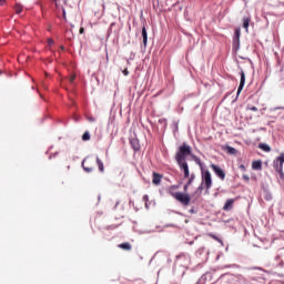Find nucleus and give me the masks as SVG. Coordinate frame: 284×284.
Segmentation results:
<instances>
[{"label":"nucleus","mask_w":284,"mask_h":284,"mask_svg":"<svg viewBox=\"0 0 284 284\" xmlns=\"http://www.w3.org/2000/svg\"><path fill=\"white\" fill-rule=\"evenodd\" d=\"M187 156H192V146H190L187 143H183L176 154H175V161L176 163H183L186 162L185 160L187 159Z\"/></svg>","instance_id":"1"},{"label":"nucleus","mask_w":284,"mask_h":284,"mask_svg":"<svg viewBox=\"0 0 284 284\" xmlns=\"http://www.w3.org/2000/svg\"><path fill=\"white\" fill-rule=\"evenodd\" d=\"M172 190H176V186H170L169 187V194L175 199V201H179L184 206L190 205V201H192V197L187 193H181V192H173Z\"/></svg>","instance_id":"2"},{"label":"nucleus","mask_w":284,"mask_h":284,"mask_svg":"<svg viewBox=\"0 0 284 284\" xmlns=\"http://www.w3.org/2000/svg\"><path fill=\"white\" fill-rule=\"evenodd\" d=\"M94 159L92 158H87L82 161V168L84 170V172H94Z\"/></svg>","instance_id":"3"},{"label":"nucleus","mask_w":284,"mask_h":284,"mask_svg":"<svg viewBox=\"0 0 284 284\" xmlns=\"http://www.w3.org/2000/svg\"><path fill=\"white\" fill-rule=\"evenodd\" d=\"M202 183H204L206 190L212 187V173L210 171H202Z\"/></svg>","instance_id":"4"},{"label":"nucleus","mask_w":284,"mask_h":284,"mask_svg":"<svg viewBox=\"0 0 284 284\" xmlns=\"http://www.w3.org/2000/svg\"><path fill=\"white\" fill-rule=\"evenodd\" d=\"M178 165H179L181 172H183L184 179H190V166L187 165V161L186 162H178Z\"/></svg>","instance_id":"5"},{"label":"nucleus","mask_w":284,"mask_h":284,"mask_svg":"<svg viewBox=\"0 0 284 284\" xmlns=\"http://www.w3.org/2000/svg\"><path fill=\"white\" fill-rule=\"evenodd\" d=\"M211 168L213 172H215L216 176L221 179V181H225V171H223V169H221L219 165H215V164H212Z\"/></svg>","instance_id":"6"},{"label":"nucleus","mask_w":284,"mask_h":284,"mask_svg":"<svg viewBox=\"0 0 284 284\" xmlns=\"http://www.w3.org/2000/svg\"><path fill=\"white\" fill-rule=\"evenodd\" d=\"M233 43L237 48L241 45V28L235 29Z\"/></svg>","instance_id":"7"},{"label":"nucleus","mask_w":284,"mask_h":284,"mask_svg":"<svg viewBox=\"0 0 284 284\" xmlns=\"http://www.w3.org/2000/svg\"><path fill=\"white\" fill-rule=\"evenodd\" d=\"M130 145L134 150V152H139V150H141V143L136 138L130 140Z\"/></svg>","instance_id":"8"},{"label":"nucleus","mask_w":284,"mask_h":284,"mask_svg":"<svg viewBox=\"0 0 284 284\" xmlns=\"http://www.w3.org/2000/svg\"><path fill=\"white\" fill-rule=\"evenodd\" d=\"M243 88H245V72L242 71L237 94H241V92H243Z\"/></svg>","instance_id":"9"},{"label":"nucleus","mask_w":284,"mask_h":284,"mask_svg":"<svg viewBox=\"0 0 284 284\" xmlns=\"http://www.w3.org/2000/svg\"><path fill=\"white\" fill-rule=\"evenodd\" d=\"M234 207V199H229L224 206H223V210L224 212H230V210H232Z\"/></svg>","instance_id":"10"},{"label":"nucleus","mask_w":284,"mask_h":284,"mask_svg":"<svg viewBox=\"0 0 284 284\" xmlns=\"http://www.w3.org/2000/svg\"><path fill=\"white\" fill-rule=\"evenodd\" d=\"M142 39L144 48H148V29L145 28V24L142 27Z\"/></svg>","instance_id":"11"},{"label":"nucleus","mask_w":284,"mask_h":284,"mask_svg":"<svg viewBox=\"0 0 284 284\" xmlns=\"http://www.w3.org/2000/svg\"><path fill=\"white\" fill-rule=\"evenodd\" d=\"M161 179H163V175L154 172L153 180H152L153 185H161Z\"/></svg>","instance_id":"12"},{"label":"nucleus","mask_w":284,"mask_h":284,"mask_svg":"<svg viewBox=\"0 0 284 284\" xmlns=\"http://www.w3.org/2000/svg\"><path fill=\"white\" fill-rule=\"evenodd\" d=\"M118 247H120V250H125L126 252H130V250H132V245L128 242L119 244Z\"/></svg>","instance_id":"13"},{"label":"nucleus","mask_w":284,"mask_h":284,"mask_svg":"<svg viewBox=\"0 0 284 284\" xmlns=\"http://www.w3.org/2000/svg\"><path fill=\"white\" fill-rule=\"evenodd\" d=\"M225 151L227 152V154H232L234 156H236V154L239 153V151H236L233 146L230 145L225 146Z\"/></svg>","instance_id":"14"},{"label":"nucleus","mask_w":284,"mask_h":284,"mask_svg":"<svg viewBox=\"0 0 284 284\" xmlns=\"http://www.w3.org/2000/svg\"><path fill=\"white\" fill-rule=\"evenodd\" d=\"M252 168H253L254 170H262V168H263V162H261V161H254V162H252Z\"/></svg>","instance_id":"15"},{"label":"nucleus","mask_w":284,"mask_h":284,"mask_svg":"<svg viewBox=\"0 0 284 284\" xmlns=\"http://www.w3.org/2000/svg\"><path fill=\"white\" fill-rule=\"evenodd\" d=\"M250 18H243V28L245 29L246 32L250 30Z\"/></svg>","instance_id":"16"},{"label":"nucleus","mask_w":284,"mask_h":284,"mask_svg":"<svg viewBox=\"0 0 284 284\" xmlns=\"http://www.w3.org/2000/svg\"><path fill=\"white\" fill-rule=\"evenodd\" d=\"M260 150H263V152H272V148L265 143L258 144Z\"/></svg>","instance_id":"17"},{"label":"nucleus","mask_w":284,"mask_h":284,"mask_svg":"<svg viewBox=\"0 0 284 284\" xmlns=\"http://www.w3.org/2000/svg\"><path fill=\"white\" fill-rule=\"evenodd\" d=\"M95 161H97L99 171H100V172H105V166L103 165V161H101V159H99V158H97Z\"/></svg>","instance_id":"18"},{"label":"nucleus","mask_w":284,"mask_h":284,"mask_svg":"<svg viewBox=\"0 0 284 284\" xmlns=\"http://www.w3.org/2000/svg\"><path fill=\"white\" fill-rule=\"evenodd\" d=\"M14 10H16L17 14H21V12H23V7L21 4H19V3H17L14 6Z\"/></svg>","instance_id":"19"},{"label":"nucleus","mask_w":284,"mask_h":284,"mask_svg":"<svg viewBox=\"0 0 284 284\" xmlns=\"http://www.w3.org/2000/svg\"><path fill=\"white\" fill-rule=\"evenodd\" d=\"M189 181L186 182L187 185H192V183H194V179H196V175L194 173H192L189 178Z\"/></svg>","instance_id":"20"},{"label":"nucleus","mask_w":284,"mask_h":284,"mask_svg":"<svg viewBox=\"0 0 284 284\" xmlns=\"http://www.w3.org/2000/svg\"><path fill=\"white\" fill-rule=\"evenodd\" d=\"M193 161L201 168H203V162H201V160L199 159V156L193 155Z\"/></svg>","instance_id":"21"},{"label":"nucleus","mask_w":284,"mask_h":284,"mask_svg":"<svg viewBox=\"0 0 284 284\" xmlns=\"http://www.w3.org/2000/svg\"><path fill=\"white\" fill-rule=\"evenodd\" d=\"M82 141H90V132H84L82 135Z\"/></svg>","instance_id":"22"},{"label":"nucleus","mask_w":284,"mask_h":284,"mask_svg":"<svg viewBox=\"0 0 284 284\" xmlns=\"http://www.w3.org/2000/svg\"><path fill=\"white\" fill-rule=\"evenodd\" d=\"M246 110H250L251 112H258V108L252 105H247Z\"/></svg>","instance_id":"23"},{"label":"nucleus","mask_w":284,"mask_h":284,"mask_svg":"<svg viewBox=\"0 0 284 284\" xmlns=\"http://www.w3.org/2000/svg\"><path fill=\"white\" fill-rule=\"evenodd\" d=\"M242 179H243L246 183H250V175L243 174Z\"/></svg>","instance_id":"24"},{"label":"nucleus","mask_w":284,"mask_h":284,"mask_svg":"<svg viewBox=\"0 0 284 284\" xmlns=\"http://www.w3.org/2000/svg\"><path fill=\"white\" fill-rule=\"evenodd\" d=\"M47 41H48L49 47L54 45V40L53 39L49 38Z\"/></svg>","instance_id":"25"},{"label":"nucleus","mask_w":284,"mask_h":284,"mask_svg":"<svg viewBox=\"0 0 284 284\" xmlns=\"http://www.w3.org/2000/svg\"><path fill=\"white\" fill-rule=\"evenodd\" d=\"M74 79H77V75L75 74L71 75L69 79L70 83H74Z\"/></svg>","instance_id":"26"},{"label":"nucleus","mask_w":284,"mask_h":284,"mask_svg":"<svg viewBox=\"0 0 284 284\" xmlns=\"http://www.w3.org/2000/svg\"><path fill=\"white\" fill-rule=\"evenodd\" d=\"M123 74H124V77H128V74H130V71H128V69H124Z\"/></svg>","instance_id":"27"},{"label":"nucleus","mask_w":284,"mask_h":284,"mask_svg":"<svg viewBox=\"0 0 284 284\" xmlns=\"http://www.w3.org/2000/svg\"><path fill=\"white\" fill-rule=\"evenodd\" d=\"M240 170H242L243 172H245V170H246V169H245V165L241 164V165H240Z\"/></svg>","instance_id":"28"},{"label":"nucleus","mask_w":284,"mask_h":284,"mask_svg":"<svg viewBox=\"0 0 284 284\" xmlns=\"http://www.w3.org/2000/svg\"><path fill=\"white\" fill-rule=\"evenodd\" d=\"M189 187H190V184L186 183V184L184 185V192H187V189H189Z\"/></svg>","instance_id":"29"},{"label":"nucleus","mask_w":284,"mask_h":284,"mask_svg":"<svg viewBox=\"0 0 284 284\" xmlns=\"http://www.w3.org/2000/svg\"><path fill=\"white\" fill-rule=\"evenodd\" d=\"M91 123H94V121H97V119H94V118H89L88 119Z\"/></svg>","instance_id":"30"},{"label":"nucleus","mask_w":284,"mask_h":284,"mask_svg":"<svg viewBox=\"0 0 284 284\" xmlns=\"http://www.w3.org/2000/svg\"><path fill=\"white\" fill-rule=\"evenodd\" d=\"M80 34H83V32H85V29L84 28H80Z\"/></svg>","instance_id":"31"},{"label":"nucleus","mask_w":284,"mask_h":284,"mask_svg":"<svg viewBox=\"0 0 284 284\" xmlns=\"http://www.w3.org/2000/svg\"><path fill=\"white\" fill-rule=\"evenodd\" d=\"M149 199H150V197H149L148 195H144V196H143V201H145V202H148Z\"/></svg>","instance_id":"32"},{"label":"nucleus","mask_w":284,"mask_h":284,"mask_svg":"<svg viewBox=\"0 0 284 284\" xmlns=\"http://www.w3.org/2000/svg\"><path fill=\"white\" fill-rule=\"evenodd\" d=\"M6 0H0V6H4Z\"/></svg>","instance_id":"33"},{"label":"nucleus","mask_w":284,"mask_h":284,"mask_svg":"<svg viewBox=\"0 0 284 284\" xmlns=\"http://www.w3.org/2000/svg\"><path fill=\"white\" fill-rule=\"evenodd\" d=\"M63 19H65V9L62 10Z\"/></svg>","instance_id":"34"},{"label":"nucleus","mask_w":284,"mask_h":284,"mask_svg":"<svg viewBox=\"0 0 284 284\" xmlns=\"http://www.w3.org/2000/svg\"><path fill=\"white\" fill-rule=\"evenodd\" d=\"M275 110H284L283 106L275 108Z\"/></svg>","instance_id":"35"},{"label":"nucleus","mask_w":284,"mask_h":284,"mask_svg":"<svg viewBox=\"0 0 284 284\" xmlns=\"http://www.w3.org/2000/svg\"><path fill=\"white\" fill-rule=\"evenodd\" d=\"M281 158L283 159V163H284V153H283V154H281Z\"/></svg>","instance_id":"36"},{"label":"nucleus","mask_w":284,"mask_h":284,"mask_svg":"<svg viewBox=\"0 0 284 284\" xmlns=\"http://www.w3.org/2000/svg\"><path fill=\"white\" fill-rule=\"evenodd\" d=\"M61 50H65V48L61 47Z\"/></svg>","instance_id":"37"}]
</instances>
